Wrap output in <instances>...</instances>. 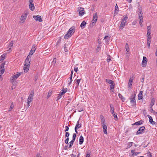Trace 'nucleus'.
Returning <instances> with one entry per match:
<instances>
[{"label":"nucleus","instance_id":"23","mask_svg":"<svg viewBox=\"0 0 157 157\" xmlns=\"http://www.w3.org/2000/svg\"><path fill=\"white\" fill-rule=\"evenodd\" d=\"M103 128L104 132L105 134H107V127L106 125H103Z\"/></svg>","mask_w":157,"mask_h":157},{"label":"nucleus","instance_id":"33","mask_svg":"<svg viewBox=\"0 0 157 157\" xmlns=\"http://www.w3.org/2000/svg\"><path fill=\"white\" fill-rule=\"evenodd\" d=\"M113 116L114 117V119L115 121H117L118 120V118L117 116V113H112Z\"/></svg>","mask_w":157,"mask_h":157},{"label":"nucleus","instance_id":"13","mask_svg":"<svg viewBox=\"0 0 157 157\" xmlns=\"http://www.w3.org/2000/svg\"><path fill=\"white\" fill-rule=\"evenodd\" d=\"M29 9L31 10L32 11H33L34 10L35 8L33 2L29 3Z\"/></svg>","mask_w":157,"mask_h":157},{"label":"nucleus","instance_id":"61","mask_svg":"<svg viewBox=\"0 0 157 157\" xmlns=\"http://www.w3.org/2000/svg\"><path fill=\"white\" fill-rule=\"evenodd\" d=\"M153 113L155 116H157V112H155V111H153Z\"/></svg>","mask_w":157,"mask_h":157},{"label":"nucleus","instance_id":"64","mask_svg":"<svg viewBox=\"0 0 157 157\" xmlns=\"http://www.w3.org/2000/svg\"><path fill=\"white\" fill-rule=\"evenodd\" d=\"M70 157H76V155H75L73 154H72L70 155Z\"/></svg>","mask_w":157,"mask_h":157},{"label":"nucleus","instance_id":"12","mask_svg":"<svg viewBox=\"0 0 157 157\" xmlns=\"http://www.w3.org/2000/svg\"><path fill=\"white\" fill-rule=\"evenodd\" d=\"M29 65L26 64L25 63L24 67V71L25 72H27L28 71V70L29 69Z\"/></svg>","mask_w":157,"mask_h":157},{"label":"nucleus","instance_id":"38","mask_svg":"<svg viewBox=\"0 0 157 157\" xmlns=\"http://www.w3.org/2000/svg\"><path fill=\"white\" fill-rule=\"evenodd\" d=\"M74 141L72 140L69 143V148H71L73 145V144L74 143Z\"/></svg>","mask_w":157,"mask_h":157},{"label":"nucleus","instance_id":"5","mask_svg":"<svg viewBox=\"0 0 157 157\" xmlns=\"http://www.w3.org/2000/svg\"><path fill=\"white\" fill-rule=\"evenodd\" d=\"M147 37L148 38H151V30L150 28V26H148L147 27Z\"/></svg>","mask_w":157,"mask_h":157},{"label":"nucleus","instance_id":"44","mask_svg":"<svg viewBox=\"0 0 157 157\" xmlns=\"http://www.w3.org/2000/svg\"><path fill=\"white\" fill-rule=\"evenodd\" d=\"M147 154L148 157H152V153L150 152H148Z\"/></svg>","mask_w":157,"mask_h":157},{"label":"nucleus","instance_id":"51","mask_svg":"<svg viewBox=\"0 0 157 157\" xmlns=\"http://www.w3.org/2000/svg\"><path fill=\"white\" fill-rule=\"evenodd\" d=\"M72 78V76H71L69 77V78L70 79V82L68 83V84L69 85H70L71 84Z\"/></svg>","mask_w":157,"mask_h":157},{"label":"nucleus","instance_id":"57","mask_svg":"<svg viewBox=\"0 0 157 157\" xmlns=\"http://www.w3.org/2000/svg\"><path fill=\"white\" fill-rule=\"evenodd\" d=\"M65 132H66L68 131L69 128L68 126H66L65 127Z\"/></svg>","mask_w":157,"mask_h":157},{"label":"nucleus","instance_id":"27","mask_svg":"<svg viewBox=\"0 0 157 157\" xmlns=\"http://www.w3.org/2000/svg\"><path fill=\"white\" fill-rule=\"evenodd\" d=\"M82 124L79 123V121H78L75 127V128L78 129L81 127Z\"/></svg>","mask_w":157,"mask_h":157},{"label":"nucleus","instance_id":"58","mask_svg":"<svg viewBox=\"0 0 157 157\" xmlns=\"http://www.w3.org/2000/svg\"><path fill=\"white\" fill-rule=\"evenodd\" d=\"M101 124L102 126H103V125H106L105 121H102Z\"/></svg>","mask_w":157,"mask_h":157},{"label":"nucleus","instance_id":"41","mask_svg":"<svg viewBox=\"0 0 157 157\" xmlns=\"http://www.w3.org/2000/svg\"><path fill=\"white\" fill-rule=\"evenodd\" d=\"M76 136V134L75 133H74L73 134V135L72 140L75 141V140Z\"/></svg>","mask_w":157,"mask_h":157},{"label":"nucleus","instance_id":"21","mask_svg":"<svg viewBox=\"0 0 157 157\" xmlns=\"http://www.w3.org/2000/svg\"><path fill=\"white\" fill-rule=\"evenodd\" d=\"M72 35H70V33H68V31L67 32V34H66L64 36V38L65 39H67L72 36Z\"/></svg>","mask_w":157,"mask_h":157},{"label":"nucleus","instance_id":"25","mask_svg":"<svg viewBox=\"0 0 157 157\" xmlns=\"http://www.w3.org/2000/svg\"><path fill=\"white\" fill-rule=\"evenodd\" d=\"M98 19V16L97 13H95V14L94 15L93 18V21H94L95 22H96L97 20Z\"/></svg>","mask_w":157,"mask_h":157},{"label":"nucleus","instance_id":"50","mask_svg":"<svg viewBox=\"0 0 157 157\" xmlns=\"http://www.w3.org/2000/svg\"><path fill=\"white\" fill-rule=\"evenodd\" d=\"M151 38H147V44H150L151 43Z\"/></svg>","mask_w":157,"mask_h":157},{"label":"nucleus","instance_id":"62","mask_svg":"<svg viewBox=\"0 0 157 157\" xmlns=\"http://www.w3.org/2000/svg\"><path fill=\"white\" fill-rule=\"evenodd\" d=\"M86 157H90V154H86Z\"/></svg>","mask_w":157,"mask_h":157},{"label":"nucleus","instance_id":"60","mask_svg":"<svg viewBox=\"0 0 157 157\" xmlns=\"http://www.w3.org/2000/svg\"><path fill=\"white\" fill-rule=\"evenodd\" d=\"M134 75H132L130 78L129 79L132 80V81H133V80L134 79Z\"/></svg>","mask_w":157,"mask_h":157},{"label":"nucleus","instance_id":"30","mask_svg":"<svg viewBox=\"0 0 157 157\" xmlns=\"http://www.w3.org/2000/svg\"><path fill=\"white\" fill-rule=\"evenodd\" d=\"M114 84H112L110 85V90L113 92L114 91Z\"/></svg>","mask_w":157,"mask_h":157},{"label":"nucleus","instance_id":"53","mask_svg":"<svg viewBox=\"0 0 157 157\" xmlns=\"http://www.w3.org/2000/svg\"><path fill=\"white\" fill-rule=\"evenodd\" d=\"M14 107V105H13V103H12L11 105H10V109H9V111L11 110Z\"/></svg>","mask_w":157,"mask_h":157},{"label":"nucleus","instance_id":"46","mask_svg":"<svg viewBox=\"0 0 157 157\" xmlns=\"http://www.w3.org/2000/svg\"><path fill=\"white\" fill-rule=\"evenodd\" d=\"M69 135H70V133L69 132H66L65 136V137H67V138H69L68 137L69 136Z\"/></svg>","mask_w":157,"mask_h":157},{"label":"nucleus","instance_id":"48","mask_svg":"<svg viewBox=\"0 0 157 157\" xmlns=\"http://www.w3.org/2000/svg\"><path fill=\"white\" fill-rule=\"evenodd\" d=\"M111 60L110 56H109L107 58V61L108 62H109Z\"/></svg>","mask_w":157,"mask_h":157},{"label":"nucleus","instance_id":"36","mask_svg":"<svg viewBox=\"0 0 157 157\" xmlns=\"http://www.w3.org/2000/svg\"><path fill=\"white\" fill-rule=\"evenodd\" d=\"M125 49L126 51H127V52H129V48L128 47V45L127 43H126L125 44Z\"/></svg>","mask_w":157,"mask_h":157},{"label":"nucleus","instance_id":"17","mask_svg":"<svg viewBox=\"0 0 157 157\" xmlns=\"http://www.w3.org/2000/svg\"><path fill=\"white\" fill-rule=\"evenodd\" d=\"M79 11V15L82 16L85 13V11L83 8H80V10H78Z\"/></svg>","mask_w":157,"mask_h":157},{"label":"nucleus","instance_id":"16","mask_svg":"<svg viewBox=\"0 0 157 157\" xmlns=\"http://www.w3.org/2000/svg\"><path fill=\"white\" fill-rule=\"evenodd\" d=\"M148 116L149 117V122L150 123L152 124H156V122L154 121H153L152 117L151 116L149 115H148Z\"/></svg>","mask_w":157,"mask_h":157},{"label":"nucleus","instance_id":"56","mask_svg":"<svg viewBox=\"0 0 157 157\" xmlns=\"http://www.w3.org/2000/svg\"><path fill=\"white\" fill-rule=\"evenodd\" d=\"M5 71V70L0 69V73L1 75L3 74Z\"/></svg>","mask_w":157,"mask_h":157},{"label":"nucleus","instance_id":"1","mask_svg":"<svg viewBox=\"0 0 157 157\" xmlns=\"http://www.w3.org/2000/svg\"><path fill=\"white\" fill-rule=\"evenodd\" d=\"M127 16L123 17L121 20V22L119 28V30H121L124 28L126 25L128 20Z\"/></svg>","mask_w":157,"mask_h":157},{"label":"nucleus","instance_id":"2","mask_svg":"<svg viewBox=\"0 0 157 157\" xmlns=\"http://www.w3.org/2000/svg\"><path fill=\"white\" fill-rule=\"evenodd\" d=\"M145 129V127L144 126H142L140 127L136 132V135L142 134L144 132Z\"/></svg>","mask_w":157,"mask_h":157},{"label":"nucleus","instance_id":"8","mask_svg":"<svg viewBox=\"0 0 157 157\" xmlns=\"http://www.w3.org/2000/svg\"><path fill=\"white\" fill-rule=\"evenodd\" d=\"M75 31V27L74 26H72L68 31V33H70V35H72Z\"/></svg>","mask_w":157,"mask_h":157},{"label":"nucleus","instance_id":"31","mask_svg":"<svg viewBox=\"0 0 157 157\" xmlns=\"http://www.w3.org/2000/svg\"><path fill=\"white\" fill-rule=\"evenodd\" d=\"M155 100L154 98H152L151 99V102L150 105L151 106H152L155 104Z\"/></svg>","mask_w":157,"mask_h":157},{"label":"nucleus","instance_id":"52","mask_svg":"<svg viewBox=\"0 0 157 157\" xmlns=\"http://www.w3.org/2000/svg\"><path fill=\"white\" fill-rule=\"evenodd\" d=\"M69 138H67L66 139L65 141V142L66 144L68 143Z\"/></svg>","mask_w":157,"mask_h":157},{"label":"nucleus","instance_id":"35","mask_svg":"<svg viewBox=\"0 0 157 157\" xmlns=\"http://www.w3.org/2000/svg\"><path fill=\"white\" fill-rule=\"evenodd\" d=\"M81 79H78L75 80V83H76L77 86H78L79 85V84L80 82Z\"/></svg>","mask_w":157,"mask_h":157},{"label":"nucleus","instance_id":"9","mask_svg":"<svg viewBox=\"0 0 157 157\" xmlns=\"http://www.w3.org/2000/svg\"><path fill=\"white\" fill-rule=\"evenodd\" d=\"M136 94H132L130 98L131 100L130 102L131 103L136 104V100H135Z\"/></svg>","mask_w":157,"mask_h":157},{"label":"nucleus","instance_id":"54","mask_svg":"<svg viewBox=\"0 0 157 157\" xmlns=\"http://www.w3.org/2000/svg\"><path fill=\"white\" fill-rule=\"evenodd\" d=\"M100 118H101V121H105V119H104V117L103 115H101Z\"/></svg>","mask_w":157,"mask_h":157},{"label":"nucleus","instance_id":"4","mask_svg":"<svg viewBox=\"0 0 157 157\" xmlns=\"http://www.w3.org/2000/svg\"><path fill=\"white\" fill-rule=\"evenodd\" d=\"M21 75V73L17 72L16 75L11 77V82H13L14 80L17 78Z\"/></svg>","mask_w":157,"mask_h":157},{"label":"nucleus","instance_id":"11","mask_svg":"<svg viewBox=\"0 0 157 157\" xmlns=\"http://www.w3.org/2000/svg\"><path fill=\"white\" fill-rule=\"evenodd\" d=\"M33 94H34V90H33L31 91L30 94L27 100H32H32L33 99Z\"/></svg>","mask_w":157,"mask_h":157},{"label":"nucleus","instance_id":"6","mask_svg":"<svg viewBox=\"0 0 157 157\" xmlns=\"http://www.w3.org/2000/svg\"><path fill=\"white\" fill-rule=\"evenodd\" d=\"M27 16V14L26 13H25L24 14L22 15L20 19V22L22 23H24L25 21V20Z\"/></svg>","mask_w":157,"mask_h":157},{"label":"nucleus","instance_id":"10","mask_svg":"<svg viewBox=\"0 0 157 157\" xmlns=\"http://www.w3.org/2000/svg\"><path fill=\"white\" fill-rule=\"evenodd\" d=\"M31 57L29 56H28L26 58L25 60V63L27 64L30 65V61H31Z\"/></svg>","mask_w":157,"mask_h":157},{"label":"nucleus","instance_id":"47","mask_svg":"<svg viewBox=\"0 0 157 157\" xmlns=\"http://www.w3.org/2000/svg\"><path fill=\"white\" fill-rule=\"evenodd\" d=\"M34 51L33 50L31 49V50L30 51V52L29 53V55H32L34 53Z\"/></svg>","mask_w":157,"mask_h":157},{"label":"nucleus","instance_id":"7","mask_svg":"<svg viewBox=\"0 0 157 157\" xmlns=\"http://www.w3.org/2000/svg\"><path fill=\"white\" fill-rule=\"evenodd\" d=\"M33 18L36 21H38L39 22H41L42 21L41 18V17L40 15L33 16Z\"/></svg>","mask_w":157,"mask_h":157},{"label":"nucleus","instance_id":"24","mask_svg":"<svg viewBox=\"0 0 157 157\" xmlns=\"http://www.w3.org/2000/svg\"><path fill=\"white\" fill-rule=\"evenodd\" d=\"M143 98V91H140V93L139 94L138 97V100H141Z\"/></svg>","mask_w":157,"mask_h":157},{"label":"nucleus","instance_id":"18","mask_svg":"<svg viewBox=\"0 0 157 157\" xmlns=\"http://www.w3.org/2000/svg\"><path fill=\"white\" fill-rule=\"evenodd\" d=\"M84 141V138L81 135L79 138V144L80 145H81L83 143Z\"/></svg>","mask_w":157,"mask_h":157},{"label":"nucleus","instance_id":"15","mask_svg":"<svg viewBox=\"0 0 157 157\" xmlns=\"http://www.w3.org/2000/svg\"><path fill=\"white\" fill-rule=\"evenodd\" d=\"M144 123V121L143 120H140L136 122L134 124H132V125H139L141 124H142Z\"/></svg>","mask_w":157,"mask_h":157},{"label":"nucleus","instance_id":"55","mask_svg":"<svg viewBox=\"0 0 157 157\" xmlns=\"http://www.w3.org/2000/svg\"><path fill=\"white\" fill-rule=\"evenodd\" d=\"M27 105H28V106L29 107L30 105H29V103L31 102L32 101V100H27Z\"/></svg>","mask_w":157,"mask_h":157},{"label":"nucleus","instance_id":"28","mask_svg":"<svg viewBox=\"0 0 157 157\" xmlns=\"http://www.w3.org/2000/svg\"><path fill=\"white\" fill-rule=\"evenodd\" d=\"M86 24V22L85 21H83L80 25V27L81 28H84Z\"/></svg>","mask_w":157,"mask_h":157},{"label":"nucleus","instance_id":"40","mask_svg":"<svg viewBox=\"0 0 157 157\" xmlns=\"http://www.w3.org/2000/svg\"><path fill=\"white\" fill-rule=\"evenodd\" d=\"M13 41H11L8 45V47L11 48L12 47L13 45Z\"/></svg>","mask_w":157,"mask_h":157},{"label":"nucleus","instance_id":"63","mask_svg":"<svg viewBox=\"0 0 157 157\" xmlns=\"http://www.w3.org/2000/svg\"><path fill=\"white\" fill-rule=\"evenodd\" d=\"M74 71H75L77 72L78 71V68L77 67H75L74 68Z\"/></svg>","mask_w":157,"mask_h":157},{"label":"nucleus","instance_id":"43","mask_svg":"<svg viewBox=\"0 0 157 157\" xmlns=\"http://www.w3.org/2000/svg\"><path fill=\"white\" fill-rule=\"evenodd\" d=\"M62 95H61V93H60V94H59L58 95V97H57V100H59L60 98L62 96Z\"/></svg>","mask_w":157,"mask_h":157},{"label":"nucleus","instance_id":"32","mask_svg":"<svg viewBox=\"0 0 157 157\" xmlns=\"http://www.w3.org/2000/svg\"><path fill=\"white\" fill-rule=\"evenodd\" d=\"M132 80L129 79L128 83V87L131 88L132 85Z\"/></svg>","mask_w":157,"mask_h":157},{"label":"nucleus","instance_id":"45","mask_svg":"<svg viewBox=\"0 0 157 157\" xmlns=\"http://www.w3.org/2000/svg\"><path fill=\"white\" fill-rule=\"evenodd\" d=\"M36 46L35 45H34L32 47V48L31 49L33 50L34 51H35L36 49Z\"/></svg>","mask_w":157,"mask_h":157},{"label":"nucleus","instance_id":"29","mask_svg":"<svg viewBox=\"0 0 157 157\" xmlns=\"http://www.w3.org/2000/svg\"><path fill=\"white\" fill-rule=\"evenodd\" d=\"M106 81L109 84L111 85L112 84H114V82L112 80H110L108 79H105Z\"/></svg>","mask_w":157,"mask_h":157},{"label":"nucleus","instance_id":"59","mask_svg":"<svg viewBox=\"0 0 157 157\" xmlns=\"http://www.w3.org/2000/svg\"><path fill=\"white\" fill-rule=\"evenodd\" d=\"M38 78V76L37 75H36L34 78V80L35 82H36Z\"/></svg>","mask_w":157,"mask_h":157},{"label":"nucleus","instance_id":"42","mask_svg":"<svg viewBox=\"0 0 157 157\" xmlns=\"http://www.w3.org/2000/svg\"><path fill=\"white\" fill-rule=\"evenodd\" d=\"M67 45V44H65L64 48V51L65 52H67L68 51V49L67 48V47H66Z\"/></svg>","mask_w":157,"mask_h":157},{"label":"nucleus","instance_id":"34","mask_svg":"<svg viewBox=\"0 0 157 157\" xmlns=\"http://www.w3.org/2000/svg\"><path fill=\"white\" fill-rule=\"evenodd\" d=\"M118 95L119 97L120 98H121V99L122 100V101H124L125 100V98L122 95H121L120 93H119Z\"/></svg>","mask_w":157,"mask_h":157},{"label":"nucleus","instance_id":"49","mask_svg":"<svg viewBox=\"0 0 157 157\" xmlns=\"http://www.w3.org/2000/svg\"><path fill=\"white\" fill-rule=\"evenodd\" d=\"M56 58H55L53 59V61L52 62V63L53 64H54V65L56 64Z\"/></svg>","mask_w":157,"mask_h":157},{"label":"nucleus","instance_id":"37","mask_svg":"<svg viewBox=\"0 0 157 157\" xmlns=\"http://www.w3.org/2000/svg\"><path fill=\"white\" fill-rule=\"evenodd\" d=\"M5 63H3L1 64L0 66V69L5 70L4 69V65H5Z\"/></svg>","mask_w":157,"mask_h":157},{"label":"nucleus","instance_id":"3","mask_svg":"<svg viewBox=\"0 0 157 157\" xmlns=\"http://www.w3.org/2000/svg\"><path fill=\"white\" fill-rule=\"evenodd\" d=\"M147 58L145 56L143 57V59L142 62V66L143 67H145L147 64Z\"/></svg>","mask_w":157,"mask_h":157},{"label":"nucleus","instance_id":"22","mask_svg":"<svg viewBox=\"0 0 157 157\" xmlns=\"http://www.w3.org/2000/svg\"><path fill=\"white\" fill-rule=\"evenodd\" d=\"M67 88H63L61 90L60 92L61 94V95H63L65 94L67 91Z\"/></svg>","mask_w":157,"mask_h":157},{"label":"nucleus","instance_id":"14","mask_svg":"<svg viewBox=\"0 0 157 157\" xmlns=\"http://www.w3.org/2000/svg\"><path fill=\"white\" fill-rule=\"evenodd\" d=\"M138 12L139 17H143V13L141 9L140 8H138Z\"/></svg>","mask_w":157,"mask_h":157},{"label":"nucleus","instance_id":"39","mask_svg":"<svg viewBox=\"0 0 157 157\" xmlns=\"http://www.w3.org/2000/svg\"><path fill=\"white\" fill-rule=\"evenodd\" d=\"M52 91L51 90H49L48 91V94L47 96V98H48L49 97L51 96V95H52Z\"/></svg>","mask_w":157,"mask_h":157},{"label":"nucleus","instance_id":"19","mask_svg":"<svg viewBox=\"0 0 157 157\" xmlns=\"http://www.w3.org/2000/svg\"><path fill=\"white\" fill-rule=\"evenodd\" d=\"M143 17H139V24L141 27L142 26V22L143 21Z\"/></svg>","mask_w":157,"mask_h":157},{"label":"nucleus","instance_id":"20","mask_svg":"<svg viewBox=\"0 0 157 157\" xmlns=\"http://www.w3.org/2000/svg\"><path fill=\"white\" fill-rule=\"evenodd\" d=\"M7 53H5L2 54L1 56L0 61H3L5 58L6 56L7 55Z\"/></svg>","mask_w":157,"mask_h":157},{"label":"nucleus","instance_id":"26","mask_svg":"<svg viewBox=\"0 0 157 157\" xmlns=\"http://www.w3.org/2000/svg\"><path fill=\"white\" fill-rule=\"evenodd\" d=\"M110 106V112L111 113H114V108L113 105L111 104Z\"/></svg>","mask_w":157,"mask_h":157}]
</instances>
